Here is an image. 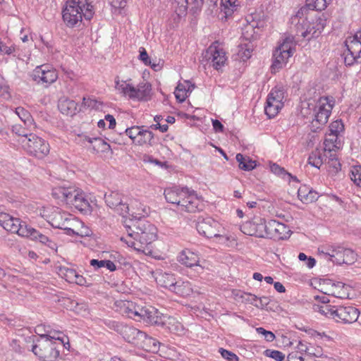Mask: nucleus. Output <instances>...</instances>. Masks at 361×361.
<instances>
[{"mask_svg":"<svg viewBox=\"0 0 361 361\" xmlns=\"http://www.w3.org/2000/svg\"><path fill=\"white\" fill-rule=\"evenodd\" d=\"M129 223L125 226L128 239L121 237V240L135 250L145 252L148 245L157 239V228L146 219H130Z\"/></svg>","mask_w":361,"mask_h":361,"instance_id":"f257e3e1","label":"nucleus"},{"mask_svg":"<svg viewBox=\"0 0 361 361\" xmlns=\"http://www.w3.org/2000/svg\"><path fill=\"white\" fill-rule=\"evenodd\" d=\"M166 200L171 204H177L180 210L194 213L202 211L204 207L203 201L194 190L188 188L173 187L164 190Z\"/></svg>","mask_w":361,"mask_h":361,"instance_id":"f03ea898","label":"nucleus"},{"mask_svg":"<svg viewBox=\"0 0 361 361\" xmlns=\"http://www.w3.org/2000/svg\"><path fill=\"white\" fill-rule=\"evenodd\" d=\"M62 15L66 25L73 27L81 23L82 17L88 20L92 18L93 6L88 0H67Z\"/></svg>","mask_w":361,"mask_h":361,"instance_id":"7ed1b4c3","label":"nucleus"},{"mask_svg":"<svg viewBox=\"0 0 361 361\" xmlns=\"http://www.w3.org/2000/svg\"><path fill=\"white\" fill-rule=\"evenodd\" d=\"M52 196L67 204L74 206L82 212H89L91 206L85 194L75 187L57 186L52 190Z\"/></svg>","mask_w":361,"mask_h":361,"instance_id":"20e7f679","label":"nucleus"},{"mask_svg":"<svg viewBox=\"0 0 361 361\" xmlns=\"http://www.w3.org/2000/svg\"><path fill=\"white\" fill-rule=\"evenodd\" d=\"M21 145L29 155L37 159L44 158L50 151L49 143L35 133L28 138H23Z\"/></svg>","mask_w":361,"mask_h":361,"instance_id":"39448f33","label":"nucleus"},{"mask_svg":"<svg viewBox=\"0 0 361 361\" xmlns=\"http://www.w3.org/2000/svg\"><path fill=\"white\" fill-rule=\"evenodd\" d=\"M334 106V100L328 97H321L314 107V118L312 126L317 129L321 128L329 120Z\"/></svg>","mask_w":361,"mask_h":361,"instance_id":"423d86ee","label":"nucleus"},{"mask_svg":"<svg viewBox=\"0 0 361 361\" xmlns=\"http://www.w3.org/2000/svg\"><path fill=\"white\" fill-rule=\"evenodd\" d=\"M294 51L293 39L286 37L273 52L271 71L275 73L285 66Z\"/></svg>","mask_w":361,"mask_h":361,"instance_id":"0eeeda50","label":"nucleus"},{"mask_svg":"<svg viewBox=\"0 0 361 361\" xmlns=\"http://www.w3.org/2000/svg\"><path fill=\"white\" fill-rule=\"evenodd\" d=\"M325 20L321 18L316 19L315 22L307 21V18L302 20V22L297 25V35L310 40L312 38L317 37L325 27Z\"/></svg>","mask_w":361,"mask_h":361,"instance_id":"6e6552de","label":"nucleus"},{"mask_svg":"<svg viewBox=\"0 0 361 361\" xmlns=\"http://www.w3.org/2000/svg\"><path fill=\"white\" fill-rule=\"evenodd\" d=\"M32 351L35 355L44 361H53L60 354L59 350L57 349L56 343L51 342L48 337L45 340L39 341L37 344L34 345Z\"/></svg>","mask_w":361,"mask_h":361,"instance_id":"1a4fd4ad","label":"nucleus"},{"mask_svg":"<svg viewBox=\"0 0 361 361\" xmlns=\"http://www.w3.org/2000/svg\"><path fill=\"white\" fill-rule=\"evenodd\" d=\"M0 224L6 231L25 237L27 235L29 225L18 218H14L7 213H0Z\"/></svg>","mask_w":361,"mask_h":361,"instance_id":"9d476101","label":"nucleus"},{"mask_svg":"<svg viewBox=\"0 0 361 361\" xmlns=\"http://www.w3.org/2000/svg\"><path fill=\"white\" fill-rule=\"evenodd\" d=\"M322 253L328 257V259L337 264H352L357 258V255L354 251L349 248L343 247H337Z\"/></svg>","mask_w":361,"mask_h":361,"instance_id":"9b49d317","label":"nucleus"},{"mask_svg":"<svg viewBox=\"0 0 361 361\" xmlns=\"http://www.w3.org/2000/svg\"><path fill=\"white\" fill-rule=\"evenodd\" d=\"M283 98L284 92L281 89L275 87L269 92L264 106V112L269 118L275 117L279 114L283 106Z\"/></svg>","mask_w":361,"mask_h":361,"instance_id":"f8f14e48","label":"nucleus"},{"mask_svg":"<svg viewBox=\"0 0 361 361\" xmlns=\"http://www.w3.org/2000/svg\"><path fill=\"white\" fill-rule=\"evenodd\" d=\"M30 76L37 84H44L47 87L57 80L58 73L56 69L49 65L44 64L37 66Z\"/></svg>","mask_w":361,"mask_h":361,"instance_id":"ddd939ff","label":"nucleus"},{"mask_svg":"<svg viewBox=\"0 0 361 361\" xmlns=\"http://www.w3.org/2000/svg\"><path fill=\"white\" fill-rule=\"evenodd\" d=\"M104 200L106 205L119 215L126 216L129 213V204L124 200V197L118 192L111 191L109 194H105Z\"/></svg>","mask_w":361,"mask_h":361,"instance_id":"4468645a","label":"nucleus"},{"mask_svg":"<svg viewBox=\"0 0 361 361\" xmlns=\"http://www.w3.org/2000/svg\"><path fill=\"white\" fill-rule=\"evenodd\" d=\"M139 314L137 320H142L149 325L163 326L165 324L166 317L153 307H142L140 312H135Z\"/></svg>","mask_w":361,"mask_h":361,"instance_id":"2eb2a0df","label":"nucleus"},{"mask_svg":"<svg viewBox=\"0 0 361 361\" xmlns=\"http://www.w3.org/2000/svg\"><path fill=\"white\" fill-rule=\"evenodd\" d=\"M219 224L211 217H199L196 224L198 233L208 238L218 237Z\"/></svg>","mask_w":361,"mask_h":361,"instance_id":"dca6fc26","label":"nucleus"},{"mask_svg":"<svg viewBox=\"0 0 361 361\" xmlns=\"http://www.w3.org/2000/svg\"><path fill=\"white\" fill-rule=\"evenodd\" d=\"M359 311L354 307L336 305L334 319L336 322L353 323L357 321Z\"/></svg>","mask_w":361,"mask_h":361,"instance_id":"f3484780","label":"nucleus"},{"mask_svg":"<svg viewBox=\"0 0 361 361\" xmlns=\"http://www.w3.org/2000/svg\"><path fill=\"white\" fill-rule=\"evenodd\" d=\"M204 58L212 63L216 70L221 69L227 60L225 51L214 44L207 49Z\"/></svg>","mask_w":361,"mask_h":361,"instance_id":"a211bd4d","label":"nucleus"},{"mask_svg":"<svg viewBox=\"0 0 361 361\" xmlns=\"http://www.w3.org/2000/svg\"><path fill=\"white\" fill-rule=\"evenodd\" d=\"M241 231L247 235L264 238L266 233L264 230V219L256 218L246 222L241 226Z\"/></svg>","mask_w":361,"mask_h":361,"instance_id":"6ab92c4d","label":"nucleus"},{"mask_svg":"<svg viewBox=\"0 0 361 361\" xmlns=\"http://www.w3.org/2000/svg\"><path fill=\"white\" fill-rule=\"evenodd\" d=\"M35 123L30 122V120H28L27 122L23 123L20 121V123L13 125L11 126V131L19 137L18 141L21 143V140H23V138H28L30 135L33 134V130H35Z\"/></svg>","mask_w":361,"mask_h":361,"instance_id":"aec40b11","label":"nucleus"},{"mask_svg":"<svg viewBox=\"0 0 361 361\" xmlns=\"http://www.w3.org/2000/svg\"><path fill=\"white\" fill-rule=\"evenodd\" d=\"M177 260L187 267H197L203 270V267L199 264L200 257L198 255L190 250L186 249L180 252L177 257Z\"/></svg>","mask_w":361,"mask_h":361,"instance_id":"412c9836","label":"nucleus"},{"mask_svg":"<svg viewBox=\"0 0 361 361\" xmlns=\"http://www.w3.org/2000/svg\"><path fill=\"white\" fill-rule=\"evenodd\" d=\"M123 338L128 343L137 347L140 341L144 336V332L125 324L123 331L121 334Z\"/></svg>","mask_w":361,"mask_h":361,"instance_id":"4be33fe9","label":"nucleus"},{"mask_svg":"<svg viewBox=\"0 0 361 361\" xmlns=\"http://www.w3.org/2000/svg\"><path fill=\"white\" fill-rule=\"evenodd\" d=\"M69 214L59 208H56L49 215V224L56 228H66V219L69 218Z\"/></svg>","mask_w":361,"mask_h":361,"instance_id":"5701e85b","label":"nucleus"},{"mask_svg":"<svg viewBox=\"0 0 361 361\" xmlns=\"http://www.w3.org/2000/svg\"><path fill=\"white\" fill-rule=\"evenodd\" d=\"M129 207L130 212L128 214L132 216L131 219H133V221L145 219L143 217L148 214L149 209L136 200L131 201Z\"/></svg>","mask_w":361,"mask_h":361,"instance_id":"b1692460","label":"nucleus"},{"mask_svg":"<svg viewBox=\"0 0 361 361\" xmlns=\"http://www.w3.org/2000/svg\"><path fill=\"white\" fill-rule=\"evenodd\" d=\"M131 80H120L118 77L115 79V88L121 94L135 99V87L128 82Z\"/></svg>","mask_w":361,"mask_h":361,"instance_id":"393cba45","label":"nucleus"},{"mask_svg":"<svg viewBox=\"0 0 361 361\" xmlns=\"http://www.w3.org/2000/svg\"><path fill=\"white\" fill-rule=\"evenodd\" d=\"M298 197L302 202L309 204L316 201L319 196L316 191L307 185H302L298 190Z\"/></svg>","mask_w":361,"mask_h":361,"instance_id":"a878e982","label":"nucleus"},{"mask_svg":"<svg viewBox=\"0 0 361 361\" xmlns=\"http://www.w3.org/2000/svg\"><path fill=\"white\" fill-rule=\"evenodd\" d=\"M78 104L70 99L61 98L59 101L58 108L63 114L73 116L77 112Z\"/></svg>","mask_w":361,"mask_h":361,"instance_id":"bb28decb","label":"nucleus"},{"mask_svg":"<svg viewBox=\"0 0 361 361\" xmlns=\"http://www.w3.org/2000/svg\"><path fill=\"white\" fill-rule=\"evenodd\" d=\"M171 291L181 296H188L192 293V289L189 281L176 279L172 288H171Z\"/></svg>","mask_w":361,"mask_h":361,"instance_id":"cd10ccee","label":"nucleus"},{"mask_svg":"<svg viewBox=\"0 0 361 361\" xmlns=\"http://www.w3.org/2000/svg\"><path fill=\"white\" fill-rule=\"evenodd\" d=\"M159 343L155 338L147 336L144 332V336L140 341L137 347L147 352L154 353L159 350Z\"/></svg>","mask_w":361,"mask_h":361,"instance_id":"c85d7f7f","label":"nucleus"},{"mask_svg":"<svg viewBox=\"0 0 361 361\" xmlns=\"http://www.w3.org/2000/svg\"><path fill=\"white\" fill-rule=\"evenodd\" d=\"M155 280L158 285L171 290L176 278L173 274L166 272H157Z\"/></svg>","mask_w":361,"mask_h":361,"instance_id":"c756f323","label":"nucleus"},{"mask_svg":"<svg viewBox=\"0 0 361 361\" xmlns=\"http://www.w3.org/2000/svg\"><path fill=\"white\" fill-rule=\"evenodd\" d=\"M142 307L136 305L135 303L129 301H122L121 302V309L123 314H126L129 318L138 319L139 314L135 312H140Z\"/></svg>","mask_w":361,"mask_h":361,"instance_id":"7c9ffc66","label":"nucleus"},{"mask_svg":"<svg viewBox=\"0 0 361 361\" xmlns=\"http://www.w3.org/2000/svg\"><path fill=\"white\" fill-rule=\"evenodd\" d=\"M326 159V156L325 152L319 149H316L310 154L308 164L317 169H319Z\"/></svg>","mask_w":361,"mask_h":361,"instance_id":"2f4dec72","label":"nucleus"},{"mask_svg":"<svg viewBox=\"0 0 361 361\" xmlns=\"http://www.w3.org/2000/svg\"><path fill=\"white\" fill-rule=\"evenodd\" d=\"M348 286L342 282L332 283L331 290H329L328 295H331L338 298H348L349 293L348 292ZM325 294H327L326 292Z\"/></svg>","mask_w":361,"mask_h":361,"instance_id":"473e14b6","label":"nucleus"},{"mask_svg":"<svg viewBox=\"0 0 361 361\" xmlns=\"http://www.w3.org/2000/svg\"><path fill=\"white\" fill-rule=\"evenodd\" d=\"M240 6L238 0H221V9L225 14L226 18L231 16L234 11H236Z\"/></svg>","mask_w":361,"mask_h":361,"instance_id":"72a5a7b5","label":"nucleus"},{"mask_svg":"<svg viewBox=\"0 0 361 361\" xmlns=\"http://www.w3.org/2000/svg\"><path fill=\"white\" fill-rule=\"evenodd\" d=\"M235 159L239 164V168L242 170L250 171L257 166L255 161H253L249 157L244 156L240 153L236 154Z\"/></svg>","mask_w":361,"mask_h":361,"instance_id":"f704fd0d","label":"nucleus"},{"mask_svg":"<svg viewBox=\"0 0 361 361\" xmlns=\"http://www.w3.org/2000/svg\"><path fill=\"white\" fill-rule=\"evenodd\" d=\"M67 226L66 227L67 228H61V229H63L66 231V233L69 235H80V236H90V231H86L85 233H78V231H75L73 228L74 224H77L78 221L76 219L72 217L71 214H69V218L66 219Z\"/></svg>","mask_w":361,"mask_h":361,"instance_id":"c9c22d12","label":"nucleus"},{"mask_svg":"<svg viewBox=\"0 0 361 361\" xmlns=\"http://www.w3.org/2000/svg\"><path fill=\"white\" fill-rule=\"evenodd\" d=\"M279 221L274 219H270L269 221H266L264 219V232H266L265 235H264V238H274L275 236H277L276 235V228L278 226Z\"/></svg>","mask_w":361,"mask_h":361,"instance_id":"e433bc0d","label":"nucleus"},{"mask_svg":"<svg viewBox=\"0 0 361 361\" xmlns=\"http://www.w3.org/2000/svg\"><path fill=\"white\" fill-rule=\"evenodd\" d=\"M85 139L92 145V149L94 150L98 151L100 149L102 152H106L107 149H110V145L100 137H90L85 136Z\"/></svg>","mask_w":361,"mask_h":361,"instance_id":"4c0bfd02","label":"nucleus"},{"mask_svg":"<svg viewBox=\"0 0 361 361\" xmlns=\"http://www.w3.org/2000/svg\"><path fill=\"white\" fill-rule=\"evenodd\" d=\"M150 92L151 85L148 82H141L135 87V99L144 100L149 95Z\"/></svg>","mask_w":361,"mask_h":361,"instance_id":"58836bf2","label":"nucleus"},{"mask_svg":"<svg viewBox=\"0 0 361 361\" xmlns=\"http://www.w3.org/2000/svg\"><path fill=\"white\" fill-rule=\"evenodd\" d=\"M238 55L239 58L245 61L251 57L253 51V45L250 42L240 44L238 47Z\"/></svg>","mask_w":361,"mask_h":361,"instance_id":"ea45409f","label":"nucleus"},{"mask_svg":"<svg viewBox=\"0 0 361 361\" xmlns=\"http://www.w3.org/2000/svg\"><path fill=\"white\" fill-rule=\"evenodd\" d=\"M154 142V134L152 131L148 130H142L140 135L138 136V139L135 141V145H142L145 144H149L153 145Z\"/></svg>","mask_w":361,"mask_h":361,"instance_id":"a19ab883","label":"nucleus"},{"mask_svg":"<svg viewBox=\"0 0 361 361\" xmlns=\"http://www.w3.org/2000/svg\"><path fill=\"white\" fill-rule=\"evenodd\" d=\"M27 230V235H25V237L29 238L33 240H39L42 244L44 245L48 242L49 238L47 236L43 235L32 226H30Z\"/></svg>","mask_w":361,"mask_h":361,"instance_id":"79ce46f5","label":"nucleus"},{"mask_svg":"<svg viewBox=\"0 0 361 361\" xmlns=\"http://www.w3.org/2000/svg\"><path fill=\"white\" fill-rule=\"evenodd\" d=\"M336 305H314V310L316 312H319L320 314L325 315L327 317L333 318L334 317Z\"/></svg>","mask_w":361,"mask_h":361,"instance_id":"37998d69","label":"nucleus"},{"mask_svg":"<svg viewBox=\"0 0 361 361\" xmlns=\"http://www.w3.org/2000/svg\"><path fill=\"white\" fill-rule=\"evenodd\" d=\"M172 6L178 16H180L186 13L188 6V0H171Z\"/></svg>","mask_w":361,"mask_h":361,"instance_id":"c03bdc74","label":"nucleus"},{"mask_svg":"<svg viewBox=\"0 0 361 361\" xmlns=\"http://www.w3.org/2000/svg\"><path fill=\"white\" fill-rule=\"evenodd\" d=\"M344 130V125L341 121H333L329 126V136L335 137L336 140H338V135L341 133Z\"/></svg>","mask_w":361,"mask_h":361,"instance_id":"a18cd8bd","label":"nucleus"},{"mask_svg":"<svg viewBox=\"0 0 361 361\" xmlns=\"http://www.w3.org/2000/svg\"><path fill=\"white\" fill-rule=\"evenodd\" d=\"M306 6L310 10L322 11L326 7V0H306Z\"/></svg>","mask_w":361,"mask_h":361,"instance_id":"49530a36","label":"nucleus"},{"mask_svg":"<svg viewBox=\"0 0 361 361\" xmlns=\"http://www.w3.org/2000/svg\"><path fill=\"white\" fill-rule=\"evenodd\" d=\"M347 51L361 58V42H352L350 40L345 41Z\"/></svg>","mask_w":361,"mask_h":361,"instance_id":"de8ad7c7","label":"nucleus"},{"mask_svg":"<svg viewBox=\"0 0 361 361\" xmlns=\"http://www.w3.org/2000/svg\"><path fill=\"white\" fill-rule=\"evenodd\" d=\"M142 128H143V126H142ZM141 131V127L134 126L126 128L125 130V133L132 140L133 143L135 144V141L138 139V136L140 135Z\"/></svg>","mask_w":361,"mask_h":361,"instance_id":"09e8293b","label":"nucleus"},{"mask_svg":"<svg viewBox=\"0 0 361 361\" xmlns=\"http://www.w3.org/2000/svg\"><path fill=\"white\" fill-rule=\"evenodd\" d=\"M350 178L357 186L361 187V166L357 165L350 170Z\"/></svg>","mask_w":361,"mask_h":361,"instance_id":"8fccbe9b","label":"nucleus"},{"mask_svg":"<svg viewBox=\"0 0 361 361\" xmlns=\"http://www.w3.org/2000/svg\"><path fill=\"white\" fill-rule=\"evenodd\" d=\"M290 231V229L286 224L279 222L276 232V235L278 236H275L274 239L286 238L289 236Z\"/></svg>","mask_w":361,"mask_h":361,"instance_id":"3c124183","label":"nucleus"},{"mask_svg":"<svg viewBox=\"0 0 361 361\" xmlns=\"http://www.w3.org/2000/svg\"><path fill=\"white\" fill-rule=\"evenodd\" d=\"M15 113L19 117L20 121L27 122L28 120H30V122H34V120L30 114V112L25 109L23 107L19 106L16 109Z\"/></svg>","mask_w":361,"mask_h":361,"instance_id":"603ef678","label":"nucleus"},{"mask_svg":"<svg viewBox=\"0 0 361 361\" xmlns=\"http://www.w3.org/2000/svg\"><path fill=\"white\" fill-rule=\"evenodd\" d=\"M140 56L139 59L142 61L145 65L150 66L154 71H157V67L158 66L155 63H152L151 59L148 56V54L144 47H140L139 49Z\"/></svg>","mask_w":361,"mask_h":361,"instance_id":"864d4df0","label":"nucleus"},{"mask_svg":"<svg viewBox=\"0 0 361 361\" xmlns=\"http://www.w3.org/2000/svg\"><path fill=\"white\" fill-rule=\"evenodd\" d=\"M187 93L185 86L182 83H178L174 92L177 100L180 102H184L188 97Z\"/></svg>","mask_w":361,"mask_h":361,"instance_id":"5fc2aeb1","label":"nucleus"},{"mask_svg":"<svg viewBox=\"0 0 361 361\" xmlns=\"http://www.w3.org/2000/svg\"><path fill=\"white\" fill-rule=\"evenodd\" d=\"M237 296L242 300V302L251 304L254 306L255 302H257L258 300L257 295L246 292H242L240 294H238Z\"/></svg>","mask_w":361,"mask_h":361,"instance_id":"6e6d98bb","label":"nucleus"},{"mask_svg":"<svg viewBox=\"0 0 361 361\" xmlns=\"http://www.w3.org/2000/svg\"><path fill=\"white\" fill-rule=\"evenodd\" d=\"M264 355L267 357H271L276 361H283L285 355L283 353L276 350L267 349L264 351Z\"/></svg>","mask_w":361,"mask_h":361,"instance_id":"4d7b16f0","label":"nucleus"},{"mask_svg":"<svg viewBox=\"0 0 361 361\" xmlns=\"http://www.w3.org/2000/svg\"><path fill=\"white\" fill-rule=\"evenodd\" d=\"M60 271L64 275L65 279L69 282H73L77 274L76 271L73 269L63 267L61 268Z\"/></svg>","mask_w":361,"mask_h":361,"instance_id":"13d9d810","label":"nucleus"},{"mask_svg":"<svg viewBox=\"0 0 361 361\" xmlns=\"http://www.w3.org/2000/svg\"><path fill=\"white\" fill-rule=\"evenodd\" d=\"M256 331L259 334L263 335L264 336V339L268 342L273 341L276 338L274 334L272 331H267L262 327L257 328Z\"/></svg>","mask_w":361,"mask_h":361,"instance_id":"bf43d9fd","label":"nucleus"},{"mask_svg":"<svg viewBox=\"0 0 361 361\" xmlns=\"http://www.w3.org/2000/svg\"><path fill=\"white\" fill-rule=\"evenodd\" d=\"M106 326L114 331H116L119 334H121L123 329L124 327L125 324L116 321H109L106 322Z\"/></svg>","mask_w":361,"mask_h":361,"instance_id":"052dcab7","label":"nucleus"},{"mask_svg":"<svg viewBox=\"0 0 361 361\" xmlns=\"http://www.w3.org/2000/svg\"><path fill=\"white\" fill-rule=\"evenodd\" d=\"M61 334V332L58 331V332H55L54 335H53V336H51L49 334H42L40 336V337L42 339H44V340L47 339V337H48L49 340L51 341V342H56V341H59V345L65 346L64 341L62 338H61V337L59 336Z\"/></svg>","mask_w":361,"mask_h":361,"instance_id":"680f3d73","label":"nucleus"},{"mask_svg":"<svg viewBox=\"0 0 361 361\" xmlns=\"http://www.w3.org/2000/svg\"><path fill=\"white\" fill-rule=\"evenodd\" d=\"M360 57H358L356 55H353L352 53L347 51L346 54H345L344 56V62L346 66H352L355 63L358 62V59Z\"/></svg>","mask_w":361,"mask_h":361,"instance_id":"e2e57ef3","label":"nucleus"},{"mask_svg":"<svg viewBox=\"0 0 361 361\" xmlns=\"http://www.w3.org/2000/svg\"><path fill=\"white\" fill-rule=\"evenodd\" d=\"M221 356L228 361H238V357L231 351L220 348Z\"/></svg>","mask_w":361,"mask_h":361,"instance_id":"0e129e2a","label":"nucleus"},{"mask_svg":"<svg viewBox=\"0 0 361 361\" xmlns=\"http://www.w3.org/2000/svg\"><path fill=\"white\" fill-rule=\"evenodd\" d=\"M270 169L271 172H273L274 174H276L278 176H284L286 175L290 176V173L286 171V170L281 167L279 165L276 164H271L270 165Z\"/></svg>","mask_w":361,"mask_h":361,"instance_id":"69168bd1","label":"nucleus"},{"mask_svg":"<svg viewBox=\"0 0 361 361\" xmlns=\"http://www.w3.org/2000/svg\"><path fill=\"white\" fill-rule=\"evenodd\" d=\"M0 97L9 98L8 86L5 83L4 79L0 76Z\"/></svg>","mask_w":361,"mask_h":361,"instance_id":"338daca9","label":"nucleus"},{"mask_svg":"<svg viewBox=\"0 0 361 361\" xmlns=\"http://www.w3.org/2000/svg\"><path fill=\"white\" fill-rule=\"evenodd\" d=\"M269 298L268 297H261L258 298L257 302H255V306L257 308L263 309L269 303Z\"/></svg>","mask_w":361,"mask_h":361,"instance_id":"774afa93","label":"nucleus"}]
</instances>
